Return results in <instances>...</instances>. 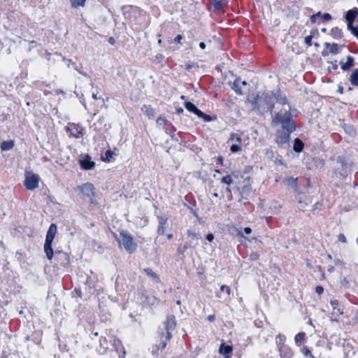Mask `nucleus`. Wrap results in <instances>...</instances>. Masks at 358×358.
I'll return each instance as SVG.
<instances>
[{
  "mask_svg": "<svg viewBox=\"0 0 358 358\" xmlns=\"http://www.w3.org/2000/svg\"><path fill=\"white\" fill-rule=\"evenodd\" d=\"M176 327V321L175 317L173 315H169L167 317L166 320L165 322V328L166 330V340L168 341L171 338V331L175 329Z\"/></svg>",
  "mask_w": 358,
  "mask_h": 358,
  "instance_id": "6e6552de",
  "label": "nucleus"
},
{
  "mask_svg": "<svg viewBox=\"0 0 358 358\" xmlns=\"http://www.w3.org/2000/svg\"><path fill=\"white\" fill-rule=\"evenodd\" d=\"M114 237L119 243L120 245H122L125 250L129 254H131L136 250L137 244L128 231H122L120 233V236L114 234Z\"/></svg>",
  "mask_w": 358,
  "mask_h": 358,
  "instance_id": "f03ea898",
  "label": "nucleus"
},
{
  "mask_svg": "<svg viewBox=\"0 0 358 358\" xmlns=\"http://www.w3.org/2000/svg\"><path fill=\"white\" fill-rule=\"evenodd\" d=\"M285 182L287 185L290 186L293 189H295L297 185L296 179L294 178H288L285 180Z\"/></svg>",
  "mask_w": 358,
  "mask_h": 358,
  "instance_id": "bb28decb",
  "label": "nucleus"
},
{
  "mask_svg": "<svg viewBox=\"0 0 358 358\" xmlns=\"http://www.w3.org/2000/svg\"><path fill=\"white\" fill-rule=\"evenodd\" d=\"M306 334L301 332L295 336L294 341L296 345H300L305 339Z\"/></svg>",
  "mask_w": 358,
  "mask_h": 358,
  "instance_id": "a878e982",
  "label": "nucleus"
},
{
  "mask_svg": "<svg viewBox=\"0 0 358 358\" xmlns=\"http://www.w3.org/2000/svg\"><path fill=\"white\" fill-rule=\"evenodd\" d=\"M293 148L296 152H301L303 148V143L299 138H296L294 140Z\"/></svg>",
  "mask_w": 358,
  "mask_h": 358,
  "instance_id": "412c9836",
  "label": "nucleus"
},
{
  "mask_svg": "<svg viewBox=\"0 0 358 358\" xmlns=\"http://www.w3.org/2000/svg\"><path fill=\"white\" fill-rule=\"evenodd\" d=\"M159 347L158 345H155V346H153L152 348V355H159Z\"/></svg>",
  "mask_w": 358,
  "mask_h": 358,
  "instance_id": "79ce46f5",
  "label": "nucleus"
},
{
  "mask_svg": "<svg viewBox=\"0 0 358 358\" xmlns=\"http://www.w3.org/2000/svg\"><path fill=\"white\" fill-rule=\"evenodd\" d=\"M29 44H30L29 50H31V48H33L36 45V43L34 41H31L29 43Z\"/></svg>",
  "mask_w": 358,
  "mask_h": 358,
  "instance_id": "4d7b16f0",
  "label": "nucleus"
},
{
  "mask_svg": "<svg viewBox=\"0 0 358 358\" xmlns=\"http://www.w3.org/2000/svg\"><path fill=\"white\" fill-rule=\"evenodd\" d=\"M279 352L282 358H291L292 357V350L286 345L281 346Z\"/></svg>",
  "mask_w": 358,
  "mask_h": 358,
  "instance_id": "2eb2a0df",
  "label": "nucleus"
},
{
  "mask_svg": "<svg viewBox=\"0 0 358 358\" xmlns=\"http://www.w3.org/2000/svg\"><path fill=\"white\" fill-rule=\"evenodd\" d=\"M275 164H282V162L281 159H276L275 160Z\"/></svg>",
  "mask_w": 358,
  "mask_h": 358,
  "instance_id": "e2e57ef3",
  "label": "nucleus"
},
{
  "mask_svg": "<svg viewBox=\"0 0 358 358\" xmlns=\"http://www.w3.org/2000/svg\"><path fill=\"white\" fill-rule=\"evenodd\" d=\"M272 95L275 99L274 104L278 107V109H274L276 113L273 117V123L281 124L282 127L288 128L289 131H294L296 127L292 120L291 106L286 96L280 92H277L276 94L272 93Z\"/></svg>",
  "mask_w": 358,
  "mask_h": 358,
  "instance_id": "f257e3e1",
  "label": "nucleus"
},
{
  "mask_svg": "<svg viewBox=\"0 0 358 358\" xmlns=\"http://www.w3.org/2000/svg\"><path fill=\"white\" fill-rule=\"evenodd\" d=\"M230 150L232 152H237L241 150V147L238 145H232L231 146Z\"/></svg>",
  "mask_w": 358,
  "mask_h": 358,
  "instance_id": "58836bf2",
  "label": "nucleus"
},
{
  "mask_svg": "<svg viewBox=\"0 0 358 358\" xmlns=\"http://www.w3.org/2000/svg\"><path fill=\"white\" fill-rule=\"evenodd\" d=\"M338 240L341 242V243H346L347 242V239L345 236V235L343 234H340L338 236Z\"/></svg>",
  "mask_w": 358,
  "mask_h": 358,
  "instance_id": "ea45409f",
  "label": "nucleus"
},
{
  "mask_svg": "<svg viewBox=\"0 0 358 358\" xmlns=\"http://www.w3.org/2000/svg\"><path fill=\"white\" fill-rule=\"evenodd\" d=\"M348 29L350 30L354 35L357 29V27H353L352 21H348Z\"/></svg>",
  "mask_w": 358,
  "mask_h": 358,
  "instance_id": "7c9ffc66",
  "label": "nucleus"
},
{
  "mask_svg": "<svg viewBox=\"0 0 358 358\" xmlns=\"http://www.w3.org/2000/svg\"><path fill=\"white\" fill-rule=\"evenodd\" d=\"M282 130L277 133L275 142L280 145H287L289 140V135L294 131H289L288 128L282 127Z\"/></svg>",
  "mask_w": 358,
  "mask_h": 358,
  "instance_id": "0eeeda50",
  "label": "nucleus"
},
{
  "mask_svg": "<svg viewBox=\"0 0 358 358\" xmlns=\"http://www.w3.org/2000/svg\"><path fill=\"white\" fill-rule=\"evenodd\" d=\"M340 64L344 71H348L355 65V59L352 56L349 55L347 57V62H341Z\"/></svg>",
  "mask_w": 358,
  "mask_h": 358,
  "instance_id": "ddd939ff",
  "label": "nucleus"
},
{
  "mask_svg": "<svg viewBox=\"0 0 358 358\" xmlns=\"http://www.w3.org/2000/svg\"><path fill=\"white\" fill-rule=\"evenodd\" d=\"M357 15L358 8H354L353 9H351L346 13L345 19L347 21L354 22L355 19L357 17Z\"/></svg>",
  "mask_w": 358,
  "mask_h": 358,
  "instance_id": "f3484780",
  "label": "nucleus"
},
{
  "mask_svg": "<svg viewBox=\"0 0 358 358\" xmlns=\"http://www.w3.org/2000/svg\"><path fill=\"white\" fill-rule=\"evenodd\" d=\"M273 96L272 95V93L271 94H257L255 99L254 105H255L259 108H261L262 106H264V109L269 110L271 113H272L273 109H278V107L276 106L273 102Z\"/></svg>",
  "mask_w": 358,
  "mask_h": 358,
  "instance_id": "7ed1b4c3",
  "label": "nucleus"
},
{
  "mask_svg": "<svg viewBox=\"0 0 358 358\" xmlns=\"http://www.w3.org/2000/svg\"><path fill=\"white\" fill-rule=\"evenodd\" d=\"M141 110L149 118H152L155 115V110L149 106H144Z\"/></svg>",
  "mask_w": 358,
  "mask_h": 358,
  "instance_id": "a211bd4d",
  "label": "nucleus"
},
{
  "mask_svg": "<svg viewBox=\"0 0 358 358\" xmlns=\"http://www.w3.org/2000/svg\"><path fill=\"white\" fill-rule=\"evenodd\" d=\"M244 232H245L246 234H251V233H252V229H251V228H250V227H245V228L244 229Z\"/></svg>",
  "mask_w": 358,
  "mask_h": 358,
  "instance_id": "5fc2aeb1",
  "label": "nucleus"
},
{
  "mask_svg": "<svg viewBox=\"0 0 358 358\" xmlns=\"http://www.w3.org/2000/svg\"><path fill=\"white\" fill-rule=\"evenodd\" d=\"M230 139L231 141H234L237 143H241V137L238 134H232L231 135Z\"/></svg>",
  "mask_w": 358,
  "mask_h": 358,
  "instance_id": "f704fd0d",
  "label": "nucleus"
},
{
  "mask_svg": "<svg viewBox=\"0 0 358 358\" xmlns=\"http://www.w3.org/2000/svg\"><path fill=\"white\" fill-rule=\"evenodd\" d=\"M182 112H183V109L182 108H180L177 109V113L178 114L182 113Z\"/></svg>",
  "mask_w": 358,
  "mask_h": 358,
  "instance_id": "0e129e2a",
  "label": "nucleus"
},
{
  "mask_svg": "<svg viewBox=\"0 0 358 358\" xmlns=\"http://www.w3.org/2000/svg\"><path fill=\"white\" fill-rule=\"evenodd\" d=\"M109 343L106 338L101 337L99 340V346L97 348L99 353L104 354L106 352L108 349Z\"/></svg>",
  "mask_w": 358,
  "mask_h": 358,
  "instance_id": "f8f14e48",
  "label": "nucleus"
},
{
  "mask_svg": "<svg viewBox=\"0 0 358 358\" xmlns=\"http://www.w3.org/2000/svg\"><path fill=\"white\" fill-rule=\"evenodd\" d=\"M266 155L268 157H272L273 155V151L272 150H266Z\"/></svg>",
  "mask_w": 358,
  "mask_h": 358,
  "instance_id": "603ef678",
  "label": "nucleus"
},
{
  "mask_svg": "<svg viewBox=\"0 0 358 358\" xmlns=\"http://www.w3.org/2000/svg\"><path fill=\"white\" fill-rule=\"evenodd\" d=\"M245 81H241L240 78H236L232 84L231 88L235 91L237 94H242L241 86H246Z\"/></svg>",
  "mask_w": 358,
  "mask_h": 358,
  "instance_id": "9b49d317",
  "label": "nucleus"
},
{
  "mask_svg": "<svg viewBox=\"0 0 358 358\" xmlns=\"http://www.w3.org/2000/svg\"><path fill=\"white\" fill-rule=\"evenodd\" d=\"M113 152L110 150H107L106 152V156L108 160H109V158L112 157Z\"/></svg>",
  "mask_w": 358,
  "mask_h": 358,
  "instance_id": "8fccbe9b",
  "label": "nucleus"
},
{
  "mask_svg": "<svg viewBox=\"0 0 358 358\" xmlns=\"http://www.w3.org/2000/svg\"><path fill=\"white\" fill-rule=\"evenodd\" d=\"M76 189L79 192L83 198H87L92 202V197L94 195V186L90 182L78 185Z\"/></svg>",
  "mask_w": 358,
  "mask_h": 358,
  "instance_id": "39448f33",
  "label": "nucleus"
},
{
  "mask_svg": "<svg viewBox=\"0 0 358 358\" xmlns=\"http://www.w3.org/2000/svg\"><path fill=\"white\" fill-rule=\"evenodd\" d=\"M222 162H223V158L221 156H219L217 158V163L222 164Z\"/></svg>",
  "mask_w": 358,
  "mask_h": 358,
  "instance_id": "6e6d98bb",
  "label": "nucleus"
},
{
  "mask_svg": "<svg viewBox=\"0 0 358 358\" xmlns=\"http://www.w3.org/2000/svg\"><path fill=\"white\" fill-rule=\"evenodd\" d=\"M199 47L201 48V49H205L206 48V44L203 43V42H201L199 43Z\"/></svg>",
  "mask_w": 358,
  "mask_h": 358,
  "instance_id": "bf43d9fd",
  "label": "nucleus"
},
{
  "mask_svg": "<svg viewBox=\"0 0 358 358\" xmlns=\"http://www.w3.org/2000/svg\"><path fill=\"white\" fill-rule=\"evenodd\" d=\"M312 38H313L312 35L308 36L305 38L304 41L308 46L312 45Z\"/></svg>",
  "mask_w": 358,
  "mask_h": 358,
  "instance_id": "e433bc0d",
  "label": "nucleus"
},
{
  "mask_svg": "<svg viewBox=\"0 0 358 358\" xmlns=\"http://www.w3.org/2000/svg\"><path fill=\"white\" fill-rule=\"evenodd\" d=\"M81 166L85 170H90L94 168L95 163L88 159L80 161Z\"/></svg>",
  "mask_w": 358,
  "mask_h": 358,
  "instance_id": "aec40b11",
  "label": "nucleus"
},
{
  "mask_svg": "<svg viewBox=\"0 0 358 358\" xmlns=\"http://www.w3.org/2000/svg\"><path fill=\"white\" fill-rule=\"evenodd\" d=\"M330 303H331L332 308H334V310L337 311V313H338L339 315L343 314V311L338 307L339 305L338 301H337L336 299L331 300L330 301Z\"/></svg>",
  "mask_w": 358,
  "mask_h": 358,
  "instance_id": "cd10ccee",
  "label": "nucleus"
},
{
  "mask_svg": "<svg viewBox=\"0 0 358 358\" xmlns=\"http://www.w3.org/2000/svg\"><path fill=\"white\" fill-rule=\"evenodd\" d=\"M326 47L329 48V52L332 54H337L338 52V45L336 43L330 44L328 43H326L325 44Z\"/></svg>",
  "mask_w": 358,
  "mask_h": 358,
  "instance_id": "393cba45",
  "label": "nucleus"
},
{
  "mask_svg": "<svg viewBox=\"0 0 358 358\" xmlns=\"http://www.w3.org/2000/svg\"><path fill=\"white\" fill-rule=\"evenodd\" d=\"M144 272L154 280H155L156 282H159V276L151 268H145Z\"/></svg>",
  "mask_w": 358,
  "mask_h": 358,
  "instance_id": "5701e85b",
  "label": "nucleus"
},
{
  "mask_svg": "<svg viewBox=\"0 0 358 358\" xmlns=\"http://www.w3.org/2000/svg\"><path fill=\"white\" fill-rule=\"evenodd\" d=\"M57 225L55 224H51L45 236L44 251L45 252L47 258L49 260H51L53 257V250L52 248V244L55 238V234L57 233Z\"/></svg>",
  "mask_w": 358,
  "mask_h": 358,
  "instance_id": "20e7f679",
  "label": "nucleus"
},
{
  "mask_svg": "<svg viewBox=\"0 0 358 358\" xmlns=\"http://www.w3.org/2000/svg\"><path fill=\"white\" fill-rule=\"evenodd\" d=\"M350 80L352 85L358 86V69L352 73Z\"/></svg>",
  "mask_w": 358,
  "mask_h": 358,
  "instance_id": "4be33fe9",
  "label": "nucleus"
},
{
  "mask_svg": "<svg viewBox=\"0 0 358 358\" xmlns=\"http://www.w3.org/2000/svg\"><path fill=\"white\" fill-rule=\"evenodd\" d=\"M224 4V1H215L214 3H213V6L215 9H220L222 6Z\"/></svg>",
  "mask_w": 358,
  "mask_h": 358,
  "instance_id": "c9c22d12",
  "label": "nucleus"
},
{
  "mask_svg": "<svg viewBox=\"0 0 358 358\" xmlns=\"http://www.w3.org/2000/svg\"><path fill=\"white\" fill-rule=\"evenodd\" d=\"M233 348L231 345H227L222 343L219 348V352L224 355L225 358H230L229 354L232 352Z\"/></svg>",
  "mask_w": 358,
  "mask_h": 358,
  "instance_id": "4468645a",
  "label": "nucleus"
},
{
  "mask_svg": "<svg viewBox=\"0 0 358 358\" xmlns=\"http://www.w3.org/2000/svg\"><path fill=\"white\" fill-rule=\"evenodd\" d=\"M190 247V245L188 244V243H186L185 245H184V250H187V248H189Z\"/></svg>",
  "mask_w": 358,
  "mask_h": 358,
  "instance_id": "69168bd1",
  "label": "nucleus"
},
{
  "mask_svg": "<svg viewBox=\"0 0 358 358\" xmlns=\"http://www.w3.org/2000/svg\"><path fill=\"white\" fill-rule=\"evenodd\" d=\"M299 208L303 210H306V208H305V206L303 205V203L302 201L300 200L299 201Z\"/></svg>",
  "mask_w": 358,
  "mask_h": 358,
  "instance_id": "13d9d810",
  "label": "nucleus"
},
{
  "mask_svg": "<svg viewBox=\"0 0 358 358\" xmlns=\"http://www.w3.org/2000/svg\"><path fill=\"white\" fill-rule=\"evenodd\" d=\"M302 352L305 356L311 355V352L307 347L303 348Z\"/></svg>",
  "mask_w": 358,
  "mask_h": 358,
  "instance_id": "37998d69",
  "label": "nucleus"
},
{
  "mask_svg": "<svg viewBox=\"0 0 358 358\" xmlns=\"http://www.w3.org/2000/svg\"><path fill=\"white\" fill-rule=\"evenodd\" d=\"M320 15V13H317V14L315 15H313L311 17H310V20L312 22L315 23L316 22V19L317 17H319Z\"/></svg>",
  "mask_w": 358,
  "mask_h": 358,
  "instance_id": "a18cd8bd",
  "label": "nucleus"
},
{
  "mask_svg": "<svg viewBox=\"0 0 358 358\" xmlns=\"http://www.w3.org/2000/svg\"><path fill=\"white\" fill-rule=\"evenodd\" d=\"M159 227L157 229L158 235H163L165 233L166 224L168 218L166 216H159L158 217Z\"/></svg>",
  "mask_w": 358,
  "mask_h": 358,
  "instance_id": "9d476101",
  "label": "nucleus"
},
{
  "mask_svg": "<svg viewBox=\"0 0 358 358\" xmlns=\"http://www.w3.org/2000/svg\"><path fill=\"white\" fill-rule=\"evenodd\" d=\"M207 319L210 322H213L215 320V315H210L208 316Z\"/></svg>",
  "mask_w": 358,
  "mask_h": 358,
  "instance_id": "3c124183",
  "label": "nucleus"
},
{
  "mask_svg": "<svg viewBox=\"0 0 358 358\" xmlns=\"http://www.w3.org/2000/svg\"><path fill=\"white\" fill-rule=\"evenodd\" d=\"M185 107L188 111L193 113L196 115H198L199 114H202V111L200 110L199 109H198L196 108V106L192 102H189V101L185 102Z\"/></svg>",
  "mask_w": 358,
  "mask_h": 358,
  "instance_id": "dca6fc26",
  "label": "nucleus"
},
{
  "mask_svg": "<svg viewBox=\"0 0 358 358\" xmlns=\"http://www.w3.org/2000/svg\"><path fill=\"white\" fill-rule=\"evenodd\" d=\"M344 129H345V131L351 136H352L355 134L354 129L350 125L345 124Z\"/></svg>",
  "mask_w": 358,
  "mask_h": 358,
  "instance_id": "72a5a7b5",
  "label": "nucleus"
},
{
  "mask_svg": "<svg viewBox=\"0 0 358 358\" xmlns=\"http://www.w3.org/2000/svg\"><path fill=\"white\" fill-rule=\"evenodd\" d=\"M354 36H355L358 39V26H357V29L355 34H354Z\"/></svg>",
  "mask_w": 358,
  "mask_h": 358,
  "instance_id": "774afa93",
  "label": "nucleus"
},
{
  "mask_svg": "<svg viewBox=\"0 0 358 358\" xmlns=\"http://www.w3.org/2000/svg\"><path fill=\"white\" fill-rule=\"evenodd\" d=\"M278 338L280 340V341H283L285 340V336H280V335L278 336Z\"/></svg>",
  "mask_w": 358,
  "mask_h": 358,
  "instance_id": "052dcab7",
  "label": "nucleus"
},
{
  "mask_svg": "<svg viewBox=\"0 0 358 358\" xmlns=\"http://www.w3.org/2000/svg\"><path fill=\"white\" fill-rule=\"evenodd\" d=\"M221 182L230 185L233 182L232 178L230 175H227L221 179Z\"/></svg>",
  "mask_w": 358,
  "mask_h": 358,
  "instance_id": "c85d7f7f",
  "label": "nucleus"
},
{
  "mask_svg": "<svg viewBox=\"0 0 358 358\" xmlns=\"http://www.w3.org/2000/svg\"><path fill=\"white\" fill-rule=\"evenodd\" d=\"M206 239L208 241H213V239H214V235L213 234H208L207 236H206Z\"/></svg>",
  "mask_w": 358,
  "mask_h": 358,
  "instance_id": "de8ad7c7",
  "label": "nucleus"
},
{
  "mask_svg": "<svg viewBox=\"0 0 358 358\" xmlns=\"http://www.w3.org/2000/svg\"><path fill=\"white\" fill-rule=\"evenodd\" d=\"M187 234L188 236L192 237L194 239H200L201 238V236L200 234L194 233L190 230H188Z\"/></svg>",
  "mask_w": 358,
  "mask_h": 358,
  "instance_id": "c756f323",
  "label": "nucleus"
},
{
  "mask_svg": "<svg viewBox=\"0 0 358 358\" xmlns=\"http://www.w3.org/2000/svg\"><path fill=\"white\" fill-rule=\"evenodd\" d=\"M197 116L202 118L205 122H210L212 120V117L210 115H206L203 112L202 114H199Z\"/></svg>",
  "mask_w": 358,
  "mask_h": 358,
  "instance_id": "473e14b6",
  "label": "nucleus"
},
{
  "mask_svg": "<svg viewBox=\"0 0 358 358\" xmlns=\"http://www.w3.org/2000/svg\"><path fill=\"white\" fill-rule=\"evenodd\" d=\"M108 41H109V43H110V44H114V43H115V40H114V38H112V37H111V38H110L108 39Z\"/></svg>",
  "mask_w": 358,
  "mask_h": 358,
  "instance_id": "680f3d73",
  "label": "nucleus"
},
{
  "mask_svg": "<svg viewBox=\"0 0 358 358\" xmlns=\"http://www.w3.org/2000/svg\"><path fill=\"white\" fill-rule=\"evenodd\" d=\"M166 122V120H165V118L162 117H158L157 120V124L159 125H164Z\"/></svg>",
  "mask_w": 358,
  "mask_h": 358,
  "instance_id": "a19ab883",
  "label": "nucleus"
},
{
  "mask_svg": "<svg viewBox=\"0 0 358 358\" xmlns=\"http://www.w3.org/2000/svg\"><path fill=\"white\" fill-rule=\"evenodd\" d=\"M331 31H332L333 36L335 38H340V37H341V34H342L341 31L338 27L333 28Z\"/></svg>",
  "mask_w": 358,
  "mask_h": 358,
  "instance_id": "2f4dec72",
  "label": "nucleus"
},
{
  "mask_svg": "<svg viewBox=\"0 0 358 358\" xmlns=\"http://www.w3.org/2000/svg\"><path fill=\"white\" fill-rule=\"evenodd\" d=\"M315 292L318 294H322L324 292V288L322 286H317L315 288Z\"/></svg>",
  "mask_w": 358,
  "mask_h": 358,
  "instance_id": "c03bdc74",
  "label": "nucleus"
},
{
  "mask_svg": "<svg viewBox=\"0 0 358 358\" xmlns=\"http://www.w3.org/2000/svg\"><path fill=\"white\" fill-rule=\"evenodd\" d=\"M14 146V142L13 141H5L1 143V150L2 151L10 150Z\"/></svg>",
  "mask_w": 358,
  "mask_h": 358,
  "instance_id": "6ab92c4d",
  "label": "nucleus"
},
{
  "mask_svg": "<svg viewBox=\"0 0 358 358\" xmlns=\"http://www.w3.org/2000/svg\"><path fill=\"white\" fill-rule=\"evenodd\" d=\"M323 19L325 20H329L331 19V16L329 13H324L323 15Z\"/></svg>",
  "mask_w": 358,
  "mask_h": 358,
  "instance_id": "09e8293b",
  "label": "nucleus"
},
{
  "mask_svg": "<svg viewBox=\"0 0 358 358\" xmlns=\"http://www.w3.org/2000/svg\"><path fill=\"white\" fill-rule=\"evenodd\" d=\"M66 131L75 138H80L83 135V129L78 124H71L66 127Z\"/></svg>",
  "mask_w": 358,
  "mask_h": 358,
  "instance_id": "1a4fd4ad",
  "label": "nucleus"
},
{
  "mask_svg": "<svg viewBox=\"0 0 358 358\" xmlns=\"http://www.w3.org/2000/svg\"><path fill=\"white\" fill-rule=\"evenodd\" d=\"M39 177L32 172H26L24 182L25 187L29 190H33L38 187Z\"/></svg>",
  "mask_w": 358,
  "mask_h": 358,
  "instance_id": "423d86ee",
  "label": "nucleus"
},
{
  "mask_svg": "<svg viewBox=\"0 0 358 358\" xmlns=\"http://www.w3.org/2000/svg\"><path fill=\"white\" fill-rule=\"evenodd\" d=\"M92 98H93L94 99H95V100L99 99V97L97 96V95H96V94H92Z\"/></svg>",
  "mask_w": 358,
  "mask_h": 358,
  "instance_id": "338daca9",
  "label": "nucleus"
},
{
  "mask_svg": "<svg viewBox=\"0 0 358 358\" xmlns=\"http://www.w3.org/2000/svg\"><path fill=\"white\" fill-rule=\"evenodd\" d=\"M158 346L159 347L160 350H162L166 348V342L163 341L160 343V344Z\"/></svg>",
  "mask_w": 358,
  "mask_h": 358,
  "instance_id": "49530a36",
  "label": "nucleus"
},
{
  "mask_svg": "<svg viewBox=\"0 0 358 358\" xmlns=\"http://www.w3.org/2000/svg\"><path fill=\"white\" fill-rule=\"evenodd\" d=\"M220 291L221 292H226L227 294H228V296L230 295L231 294V289L229 287L226 286V285H222L220 287Z\"/></svg>",
  "mask_w": 358,
  "mask_h": 358,
  "instance_id": "4c0bfd02",
  "label": "nucleus"
},
{
  "mask_svg": "<svg viewBox=\"0 0 358 358\" xmlns=\"http://www.w3.org/2000/svg\"><path fill=\"white\" fill-rule=\"evenodd\" d=\"M73 8L84 7L86 0H69Z\"/></svg>",
  "mask_w": 358,
  "mask_h": 358,
  "instance_id": "b1692460",
  "label": "nucleus"
},
{
  "mask_svg": "<svg viewBox=\"0 0 358 358\" xmlns=\"http://www.w3.org/2000/svg\"><path fill=\"white\" fill-rule=\"evenodd\" d=\"M182 36H181V35H178V36L175 38L174 41H175L176 42H177V43H180V41L182 40Z\"/></svg>",
  "mask_w": 358,
  "mask_h": 358,
  "instance_id": "864d4df0",
  "label": "nucleus"
}]
</instances>
